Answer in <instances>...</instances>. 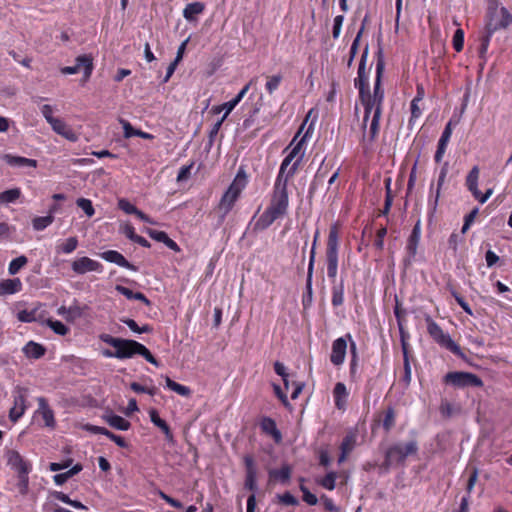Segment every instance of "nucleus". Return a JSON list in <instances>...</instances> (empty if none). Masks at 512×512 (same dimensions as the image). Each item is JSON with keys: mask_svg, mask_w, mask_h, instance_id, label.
Segmentation results:
<instances>
[{"mask_svg": "<svg viewBox=\"0 0 512 512\" xmlns=\"http://www.w3.org/2000/svg\"><path fill=\"white\" fill-rule=\"evenodd\" d=\"M313 270H314V253L312 252V255L309 256V263H308V269H307V279H306V289H307L308 294L310 296L312 294Z\"/></svg>", "mask_w": 512, "mask_h": 512, "instance_id": "obj_59", "label": "nucleus"}, {"mask_svg": "<svg viewBox=\"0 0 512 512\" xmlns=\"http://www.w3.org/2000/svg\"><path fill=\"white\" fill-rule=\"evenodd\" d=\"M381 70L382 66L378 64L373 96L370 95L369 90L365 91L364 83H361L359 86V96L365 110L364 122H366L369 116L372 114L370 123V132L372 136H375L378 132L379 120L381 116V103L384 97V92L380 88Z\"/></svg>", "mask_w": 512, "mask_h": 512, "instance_id": "obj_1", "label": "nucleus"}, {"mask_svg": "<svg viewBox=\"0 0 512 512\" xmlns=\"http://www.w3.org/2000/svg\"><path fill=\"white\" fill-rule=\"evenodd\" d=\"M311 126L307 129L303 137L296 143V145L291 149L288 156H290L292 159H295L301 152L304 143L306 142L307 138L310 135Z\"/></svg>", "mask_w": 512, "mask_h": 512, "instance_id": "obj_55", "label": "nucleus"}, {"mask_svg": "<svg viewBox=\"0 0 512 512\" xmlns=\"http://www.w3.org/2000/svg\"><path fill=\"white\" fill-rule=\"evenodd\" d=\"M72 271L77 275H84L88 272H103V265L87 256L76 258L71 263Z\"/></svg>", "mask_w": 512, "mask_h": 512, "instance_id": "obj_13", "label": "nucleus"}, {"mask_svg": "<svg viewBox=\"0 0 512 512\" xmlns=\"http://www.w3.org/2000/svg\"><path fill=\"white\" fill-rule=\"evenodd\" d=\"M260 428L265 434L271 436L276 443H280L282 441V433L277 428L275 420L271 417H263L260 421Z\"/></svg>", "mask_w": 512, "mask_h": 512, "instance_id": "obj_25", "label": "nucleus"}, {"mask_svg": "<svg viewBox=\"0 0 512 512\" xmlns=\"http://www.w3.org/2000/svg\"><path fill=\"white\" fill-rule=\"evenodd\" d=\"M76 204L79 208H81L84 213L88 217H92L95 214V209L93 207L92 201L87 198H78L76 200Z\"/></svg>", "mask_w": 512, "mask_h": 512, "instance_id": "obj_52", "label": "nucleus"}, {"mask_svg": "<svg viewBox=\"0 0 512 512\" xmlns=\"http://www.w3.org/2000/svg\"><path fill=\"white\" fill-rule=\"evenodd\" d=\"M237 105L238 103L234 99H231L230 101L223 103L221 106L215 107L214 112L220 113L221 110H225L224 115L221 117V119L225 120Z\"/></svg>", "mask_w": 512, "mask_h": 512, "instance_id": "obj_56", "label": "nucleus"}, {"mask_svg": "<svg viewBox=\"0 0 512 512\" xmlns=\"http://www.w3.org/2000/svg\"><path fill=\"white\" fill-rule=\"evenodd\" d=\"M347 351V342L345 337H339L332 343V352L330 361L335 366L343 364Z\"/></svg>", "mask_w": 512, "mask_h": 512, "instance_id": "obj_18", "label": "nucleus"}, {"mask_svg": "<svg viewBox=\"0 0 512 512\" xmlns=\"http://www.w3.org/2000/svg\"><path fill=\"white\" fill-rule=\"evenodd\" d=\"M14 401L13 406L9 411V419L12 422H17L25 413L26 410V396L23 393V390H18L13 395Z\"/></svg>", "mask_w": 512, "mask_h": 512, "instance_id": "obj_17", "label": "nucleus"}, {"mask_svg": "<svg viewBox=\"0 0 512 512\" xmlns=\"http://www.w3.org/2000/svg\"><path fill=\"white\" fill-rule=\"evenodd\" d=\"M42 325L48 326L55 334L65 336L69 333V328L63 322L47 318L42 321Z\"/></svg>", "mask_w": 512, "mask_h": 512, "instance_id": "obj_38", "label": "nucleus"}, {"mask_svg": "<svg viewBox=\"0 0 512 512\" xmlns=\"http://www.w3.org/2000/svg\"><path fill=\"white\" fill-rule=\"evenodd\" d=\"M79 241L78 238L75 236L69 237L65 240L64 243L57 244L56 245V252L58 254H71L74 252L78 247Z\"/></svg>", "mask_w": 512, "mask_h": 512, "instance_id": "obj_39", "label": "nucleus"}, {"mask_svg": "<svg viewBox=\"0 0 512 512\" xmlns=\"http://www.w3.org/2000/svg\"><path fill=\"white\" fill-rule=\"evenodd\" d=\"M237 197L234 195H231L229 192L225 191V193L222 195L218 209L220 211V215L218 217L217 221V227H220L223 222L225 221L226 216L228 213L232 210V208L235 205V202L237 201Z\"/></svg>", "mask_w": 512, "mask_h": 512, "instance_id": "obj_19", "label": "nucleus"}, {"mask_svg": "<svg viewBox=\"0 0 512 512\" xmlns=\"http://www.w3.org/2000/svg\"><path fill=\"white\" fill-rule=\"evenodd\" d=\"M224 120L223 119H219L216 123L213 124V126L211 127L209 133H208V147L211 148L213 143H214V139L216 138L222 124H223Z\"/></svg>", "mask_w": 512, "mask_h": 512, "instance_id": "obj_63", "label": "nucleus"}, {"mask_svg": "<svg viewBox=\"0 0 512 512\" xmlns=\"http://www.w3.org/2000/svg\"><path fill=\"white\" fill-rule=\"evenodd\" d=\"M38 401V410L37 413L41 414L44 425L49 428H54L56 425L54 412L49 407L47 400L44 397H39Z\"/></svg>", "mask_w": 512, "mask_h": 512, "instance_id": "obj_26", "label": "nucleus"}, {"mask_svg": "<svg viewBox=\"0 0 512 512\" xmlns=\"http://www.w3.org/2000/svg\"><path fill=\"white\" fill-rule=\"evenodd\" d=\"M410 358H411L410 352L404 351V353H403V370H404V373H403V377H402V382L404 383V385L406 387L410 385L411 379H412Z\"/></svg>", "mask_w": 512, "mask_h": 512, "instance_id": "obj_45", "label": "nucleus"}, {"mask_svg": "<svg viewBox=\"0 0 512 512\" xmlns=\"http://www.w3.org/2000/svg\"><path fill=\"white\" fill-rule=\"evenodd\" d=\"M260 111V105L256 104L253 109L250 111L248 117H246L244 120H243V123H242V128L244 130H247L249 128H251L255 122V116L258 114V112Z\"/></svg>", "mask_w": 512, "mask_h": 512, "instance_id": "obj_60", "label": "nucleus"}, {"mask_svg": "<svg viewBox=\"0 0 512 512\" xmlns=\"http://www.w3.org/2000/svg\"><path fill=\"white\" fill-rule=\"evenodd\" d=\"M336 478V472L330 471L320 480L319 484L327 490H333L336 486Z\"/></svg>", "mask_w": 512, "mask_h": 512, "instance_id": "obj_51", "label": "nucleus"}, {"mask_svg": "<svg viewBox=\"0 0 512 512\" xmlns=\"http://www.w3.org/2000/svg\"><path fill=\"white\" fill-rule=\"evenodd\" d=\"M22 352L29 359H40L46 353V347L40 343L29 341L22 348Z\"/></svg>", "mask_w": 512, "mask_h": 512, "instance_id": "obj_31", "label": "nucleus"}, {"mask_svg": "<svg viewBox=\"0 0 512 512\" xmlns=\"http://www.w3.org/2000/svg\"><path fill=\"white\" fill-rule=\"evenodd\" d=\"M99 257L107 262L118 265L119 267L126 268L133 272L138 271V267L130 263L120 252L116 250H107L98 254Z\"/></svg>", "mask_w": 512, "mask_h": 512, "instance_id": "obj_16", "label": "nucleus"}, {"mask_svg": "<svg viewBox=\"0 0 512 512\" xmlns=\"http://www.w3.org/2000/svg\"><path fill=\"white\" fill-rule=\"evenodd\" d=\"M485 31H486L485 34L482 35L480 38V46H479V50H478L479 57L482 60H485L486 53L488 51V47H489L491 38L494 34V33H490V30L485 29Z\"/></svg>", "mask_w": 512, "mask_h": 512, "instance_id": "obj_49", "label": "nucleus"}, {"mask_svg": "<svg viewBox=\"0 0 512 512\" xmlns=\"http://www.w3.org/2000/svg\"><path fill=\"white\" fill-rule=\"evenodd\" d=\"M341 453L338 457V463L341 464L345 461L349 453L352 451V431L347 432L345 435L341 446H340Z\"/></svg>", "mask_w": 512, "mask_h": 512, "instance_id": "obj_40", "label": "nucleus"}, {"mask_svg": "<svg viewBox=\"0 0 512 512\" xmlns=\"http://www.w3.org/2000/svg\"><path fill=\"white\" fill-rule=\"evenodd\" d=\"M205 4L202 2L188 3L183 10V17L188 22L196 21V16L203 13Z\"/></svg>", "mask_w": 512, "mask_h": 512, "instance_id": "obj_35", "label": "nucleus"}, {"mask_svg": "<svg viewBox=\"0 0 512 512\" xmlns=\"http://www.w3.org/2000/svg\"><path fill=\"white\" fill-rule=\"evenodd\" d=\"M80 69H83L84 79L88 80L94 69L93 58L91 55H79L75 59V65L62 67L61 73L65 75H72L78 73Z\"/></svg>", "mask_w": 512, "mask_h": 512, "instance_id": "obj_11", "label": "nucleus"}, {"mask_svg": "<svg viewBox=\"0 0 512 512\" xmlns=\"http://www.w3.org/2000/svg\"><path fill=\"white\" fill-rule=\"evenodd\" d=\"M427 324V332L432 339L441 347L446 348L457 356H463L461 348L456 344L449 334L445 333L443 329L429 316L425 317Z\"/></svg>", "mask_w": 512, "mask_h": 512, "instance_id": "obj_7", "label": "nucleus"}, {"mask_svg": "<svg viewBox=\"0 0 512 512\" xmlns=\"http://www.w3.org/2000/svg\"><path fill=\"white\" fill-rule=\"evenodd\" d=\"M115 290L129 300H138L146 306H151V301L142 292H134L128 287L116 285Z\"/></svg>", "mask_w": 512, "mask_h": 512, "instance_id": "obj_33", "label": "nucleus"}, {"mask_svg": "<svg viewBox=\"0 0 512 512\" xmlns=\"http://www.w3.org/2000/svg\"><path fill=\"white\" fill-rule=\"evenodd\" d=\"M54 222V216L46 215V216H38L32 220L33 229L36 231H43L49 225Z\"/></svg>", "mask_w": 512, "mask_h": 512, "instance_id": "obj_46", "label": "nucleus"}, {"mask_svg": "<svg viewBox=\"0 0 512 512\" xmlns=\"http://www.w3.org/2000/svg\"><path fill=\"white\" fill-rule=\"evenodd\" d=\"M120 321L122 323H124L125 325H127L131 331H133L134 333H137V334L150 333L153 330V328L148 324H145L140 327L137 324V322L131 318L122 317V318H120Z\"/></svg>", "mask_w": 512, "mask_h": 512, "instance_id": "obj_41", "label": "nucleus"}, {"mask_svg": "<svg viewBox=\"0 0 512 512\" xmlns=\"http://www.w3.org/2000/svg\"><path fill=\"white\" fill-rule=\"evenodd\" d=\"M344 301V285L343 281L335 284L332 289V304L333 306H340Z\"/></svg>", "mask_w": 512, "mask_h": 512, "instance_id": "obj_48", "label": "nucleus"}, {"mask_svg": "<svg viewBox=\"0 0 512 512\" xmlns=\"http://www.w3.org/2000/svg\"><path fill=\"white\" fill-rule=\"evenodd\" d=\"M243 463L245 466L244 489L250 491L251 494H256V492L258 491V471L255 465L254 458L251 455H245L243 457Z\"/></svg>", "mask_w": 512, "mask_h": 512, "instance_id": "obj_12", "label": "nucleus"}, {"mask_svg": "<svg viewBox=\"0 0 512 512\" xmlns=\"http://www.w3.org/2000/svg\"><path fill=\"white\" fill-rule=\"evenodd\" d=\"M247 183V175L245 171L242 168H240L233 182L230 184L226 191L229 192L231 195H234L237 198H239L242 190L246 187Z\"/></svg>", "mask_w": 512, "mask_h": 512, "instance_id": "obj_29", "label": "nucleus"}, {"mask_svg": "<svg viewBox=\"0 0 512 512\" xmlns=\"http://www.w3.org/2000/svg\"><path fill=\"white\" fill-rule=\"evenodd\" d=\"M452 44L454 49L457 52H460L464 46V31L462 29H457L453 35Z\"/></svg>", "mask_w": 512, "mask_h": 512, "instance_id": "obj_61", "label": "nucleus"}, {"mask_svg": "<svg viewBox=\"0 0 512 512\" xmlns=\"http://www.w3.org/2000/svg\"><path fill=\"white\" fill-rule=\"evenodd\" d=\"M282 81V76L280 74L273 75L268 78L265 88L269 94H272L274 91H276Z\"/></svg>", "mask_w": 512, "mask_h": 512, "instance_id": "obj_58", "label": "nucleus"}, {"mask_svg": "<svg viewBox=\"0 0 512 512\" xmlns=\"http://www.w3.org/2000/svg\"><path fill=\"white\" fill-rule=\"evenodd\" d=\"M120 123L122 124L123 134H124L125 138H131V137L137 136V137H140L142 139H147V140L154 139V135H152L148 132L142 131L140 129L134 128L133 125L127 120L121 119Z\"/></svg>", "mask_w": 512, "mask_h": 512, "instance_id": "obj_32", "label": "nucleus"}, {"mask_svg": "<svg viewBox=\"0 0 512 512\" xmlns=\"http://www.w3.org/2000/svg\"><path fill=\"white\" fill-rule=\"evenodd\" d=\"M304 480H305L304 478H300L301 483H303ZM300 490L303 493V501L304 502H306L308 505H311V506H314L317 504L318 499H317L316 495L311 493L305 485L300 484Z\"/></svg>", "mask_w": 512, "mask_h": 512, "instance_id": "obj_53", "label": "nucleus"}, {"mask_svg": "<svg viewBox=\"0 0 512 512\" xmlns=\"http://www.w3.org/2000/svg\"><path fill=\"white\" fill-rule=\"evenodd\" d=\"M20 188H12L0 193V204L15 203L21 196Z\"/></svg>", "mask_w": 512, "mask_h": 512, "instance_id": "obj_44", "label": "nucleus"}, {"mask_svg": "<svg viewBox=\"0 0 512 512\" xmlns=\"http://www.w3.org/2000/svg\"><path fill=\"white\" fill-rule=\"evenodd\" d=\"M339 225L333 224L330 227L327 247H326V262H327V275L331 279H335L338 271V250H339Z\"/></svg>", "mask_w": 512, "mask_h": 512, "instance_id": "obj_5", "label": "nucleus"}, {"mask_svg": "<svg viewBox=\"0 0 512 512\" xmlns=\"http://www.w3.org/2000/svg\"><path fill=\"white\" fill-rule=\"evenodd\" d=\"M28 260L27 257L21 255L11 260L8 266V272L10 275L17 274L26 264Z\"/></svg>", "mask_w": 512, "mask_h": 512, "instance_id": "obj_47", "label": "nucleus"}, {"mask_svg": "<svg viewBox=\"0 0 512 512\" xmlns=\"http://www.w3.org/2000/svg\"><path fill=\"white\" fill-rule=\"evenodd\" d=\"M22 289L19 278L5 279L0 282V295H12Z\"/></svg>", "mask_w": 512, "mask_h": 512, "instance_id": "obj_34", "label": "nucleus"}, {"mask_svg": "<svg viewBox=\"0 0 512 512\" xmlns=\"http://www.w3.org/2000/svg\"><path fill=\"white\" fill-rule=\"evenodd\" d=\"M451 135H452V122L449 121L442 134H441V137L438 141V145H437V150H436V153H435V156H434V159H435V162L436 163H440L443 159V156L446 152V148H447V145L449 143V140L451 138Z\"/></svg>", "mask_w": 512, "mask_h": 512, "instance_id": "obj_22", "label": "nucleus"}, {"mask_svg": "<svg viewBox=\"0 0 512 512\" xmlns=\"http://www.w3.org/2000/svg\"><path fill=\"white\" fill-rule=\"evenodd\" d=\"M102 419L112 428L120 430V431H127L131 427V423L126 420L125 418L116 415L113 413L112 410H107L103 415Z\"/></svg>", "mask_w": 512, "mask_h": 512, "instance_id": "obj_23", "label": "nucleus"}, {"mask_svg": "<svg viewBox=\"0 0 512 512\" xmlns=\"http://www.w3.org/2000/svg\"><path fill=\"white\" fill-rule=\"evenodd\" d=\"M479 167L474 166L466 177V187L472 193L475 199H477L481 204H484L488 197L485 194H482L478 189V179H479Z\"/></svg>", "mask_w": 512, "mask_h": 512, "instance_id": "obj_15", "label": "nucleus"}, {"mask_svg": "<svg viewBox=\"0 0 512 512\" xmlns=\"http://www.w3.org/2000/svg\"><path fill=\"white\" fill-rule=\"evenodd\" d=\"M419 101H421V97H414L413 100L411 101V104H410L411 117L409 119V125H412L413 122L416 119H418L422 114V111L418 105Z\"/></svg>", "mask_w": 512, "mask_h": 512, "instance_id": "obj_57", "label": "nucleus"}, {"mask_svg": "<svg viewBox=\"0 0 512 512\" xmlns=\"http://www.w3.org/2000/svg\"><path fill=\"white\" fill-rule=\"evenodd\" d=\"M83 308L74 300L73 304L69 307L60 306L57 309V314L62 316L67 322H74L83 316Z\"/></svg>", "mask_w": 512, "mask_h": 512, "instance_id": "obj_24", "label": "nucleus"}, {"mask_svg": "<svg viewBox=\"0 0 512 512\" xmlns=\"http://www.w3.org/2000/svg\"><path fill=\"white\" fill-rule=\"evenodd\" d=\"M452 296L454 297L456 302L459 304V306L464 310L465 313H467L470 316L473 315V311H472L471 307L459 293H457L456 291H452Z\"/></svg>", "mask_w": 512, "mask_h": 512, "instance_id": "obj_64", "label": "nucleus"}, {"mask_svg": "<svg viewBox=\"0 0 512 512\" xmlns=\"http://www.w3.org/2000/svg\"><path fill=\"white\" fill-rule=\"evenodd\" d=\"M260 211V208H258L257 212L258 213ZM256 215L255 214L252 219L250 220V222L248 223V226L246 228V231H249L251 230L252 233L254 234H257L261 231H264L266 230L267 228H269L277 219H280L281 217L276 213L274 212L273 210H271L270 208H266L265 211L258 217L257 220L256 219ZM246 233H244L245 235Z\"/></svg>", "mask_w": 512, "mask_h": 512, "instance_id": "obj_10", "label": "nucleus"}, {"mask_svg": "<svg viewBox=\"0 0 512 512\" xmlns=\"http://www.w3.org/2000/svg\"><path fill=\"white\" fill-rule=\"evenodd\" d=\"M117 206L126 214L135 215L145 223L154 224V222L147 214L139 210L135 205H133L129 200L125 198H120L118 200Z\"/></svg>", "mask_w": 512, "mask_h": 512, "instance_id": "obj_21", "label": "nucleus"}, {"mask_svg": "<svg viewBox=\"0 0 512 512\" xmlns=\"http://www.w3.org/2000/svg\"><path fill=\"white\" fill-rule=\"evenodd\" d=\"M268 208L276 212L282 218L287 215L289 208V194L288 184L284 181L282 183L280 179L275 180Z\"/></svg>", "mask_w": 512, "mask_h": 512, "instance_id": "obj_8", "label": "nucleus"}, {"mask_svg": "<svg viewBox=\"0 0 512 512\" xmlns=\"http://www.w3.org/2000/svg\"><path fill=\"white\" fill-rule=\"evenodd\" d=\"M52 130L70 142H77L79 135L62 119L58 118L50 124Z\"/></svg>", "mask_w": 512, "mask_h": 512, "instance_id": "obj_20", "label": "nucleus"}, {"mask_svg": "<svg viewBox=\"0 0 512 512\" xmlns=\"http://www.w3.org/2000/svg\"><path fill=\"white\" fill-rule=\"evenodd\" d=\"M149 418L150 421L164 433L166 440L168 442H173L174 436L169 425L159 416L156 409L152 408L149 410Z\"/></svg>", "mask_w": 512, "mask_h": 512, "instance_id": "obj_27", "label": "nucleus"}, {"mask_svg": "<svg viewBox=\"0 0 512 512\" xmlns=\"http://www.w3.org/2000/svg\"><path fill=\"white\" fill-rule=\"evenodd\" d=\"M487 17L485 29L490 30V33L506 29L512 24V14L505 7L498 8L496 1L489 3Z\"/></svg>", "mask_w": 512, "mask_h": 512, "instance_id": "obj_6", "label": "nucleus"}, {"mask_svg": "<svg viewBox=\"0 0 512 512\" xmlns=\"http://www.w3.org/2000/svg\"><path fill=\"white\" fill-rule=\"evenodd\" d=\"M419 240H420V226H419V223H417L414 226V228L408 238V242H407V250L411 255L416 254L417 245H418Z\"/></svg>", "mask_w": 512, "mask_h": 512, "instance_id": "obj_43", "label": "nucleus"}, {"mask_svg": "<svg viewBox=\"0 0 512 512\" xmlns=\"http://www.w3.org/2000/svg\"><path fill=\"white\" fill-rule=\"evenodd\" d=\"M394 424H395V412L392 407H389L384 413V417L382 419V426L385 429V431L388 432L392 429Z\"/></svg>", "mask_w": 512, "mask_h": 512, "instance_id": "obj_50", "label": "nucleus"}, {"mask_svg": "<svg viewBox=\"0 0 512 512\" xmlns=\"http://www.w3.org/2000/svg\"><path fill=\"white\" fill-rule=\"evenodd\" d=\"M444 381L457 388L481 387L483 381L476 374L470 372L455 371L445 375Z\"/></svg>", "mask_w": 512, "mask_h": 512, "instance_id": "obj_9", "label": "nucleus"}, {"mask_svg": "<svg viewBox=\"0 0 512 512\" xmlns=\"http://www.w3.org/2000/svg\"><path fill=\"white\" fill-rule=\"evenodd\" d=\"M333 394H334V399H335V406L339 410H344L345 409V399L348 396V392H347L345 384L342 382L336 383V385L334 387Z\"/></svg>", "mask_w": 512, "mask_h": 512, "instance_id": "obj_36", "label": "nucleus"}, {"mask_svg": "<svg viewBox=\"0 0 512 512\" xmlns=\"http://www.w3.org/2000/svg\"><path fill=\"white\" fill-rule=\"evenodd\" d=\"M303 155L304 153H302L295 161L294 163L290 166V168L287 170L288 166L290 165V163L293 161V159L290 157V156H286L281 165H280V168H279V171H278V174H277V177L275 180H279L283 183V181L288 184V181H289V178L292 177L296 171L298 170L299 168V165H300V162L303 158Z\"/></svg>", "mask_w": 512, "mask_h": 512, "instance_id": "obj_14", "label": "nucleus"}, {"mask_svg": "<svg viewBox=\"0 0 512 512\" xmlns=\"http://www.w3.org/2000/svg\"><path fill=\"white\" fill-rule=\"evenodd\" d=\"M419 450L418 442L412 439L406 443L395 442L385 450V457L382 467L388 470L391 467L401 466L405 464L406 458L416 455Z\"/></svg>", "mask_w": 512, "mask_h": 512, "instance_id": "obj_2", "label": "nucleus"}, {"mask_svg": "<svg viewBox=\"0 0 512 512\" xmlns=\"http://www.w3.org/2000/svg\"><path fill=\"white\" fill-rule=\"evenodd\" d=\"M398 328H399V334H400V342H401L402 353H404V351L409 352L408 339L410 338V335L405 330V328L403 326V323L398 324Z\"/></svg>", "mask_w": 512, "mask_h": 512, "instance_id": "obj_62", "label": "nucleus"}, {"mask_svg": "<svg viewBox=\"0 0 512 512\" xmlns=\"http://www.w3.org/2000/svg\"><path fill=\"white\" fill-rule=\"evenodd\" d=\"M165 382H166V387L168 389H170L171 391H173L181 396L188 397L191 394V390L188 386L179 384V383L175 382L174 380H172L168 376L165 378Z\"/></svg>", "mask_w": 512, "mask_h": 512, "instance_id": "obj_42", "label": "nucleus"}, {"mask_svg": "<svg viewBox=\"0 0 512 512\" xmlns=\"http://www.w3.org/2000/svg\"><path fill=\"white\" fill-rule=\"evenodd\" d=\"M17 319L23 323L40 322L41 324L42 321L44 320L42 315L38 313L37 308L32 310H20L17 313Z\"/></svg>", "mask_w": 512, "mask_h": 512, "instance_id": "obj_37", "label": "nucleus"}, {"mask_svg": "<svg viewBox=\"0 0 512 512\" xmlns=\"http://www.w3.org/2000/svg\"><path fill=\"white\" fill-rule=\"evenodd\" d=\"M291 474L292 468L288 464H283L280 469H271L268 472L270 480L279 481L283 485L289 484Z\"/></svg>", "mask_w": 512, "mask_h": 512, "instance_id": "obj_30", "label": "nucleus"}, {"mask_svg": "<svg viewBox=\"0 0 512 512\" xmlns=\"http://www.w3.org/2000/svg\"><path fill=\"white\" fill-rule=\"evenodd\" d=\"M99 339L103 343L115 348V354H117V359L119 360L130 359L138 355L140 342L136 340L113 337L106 333L100 334Z\"/></svg>", "mask_w": 512, "mask_h": 512, "instance_id": "obj_4", "label": "nucleus"}, {"mask_svg": "<svg viewBox=\"0 0 512 512\" xmlns=\"http://www.w3.org/2000/svg\"><path fill=\"white\" fill-rule=\"evenodd\" d=\"M4 161L11 167L17 168H36L37 161L35 159L26 158L23 156H16L12 154H5Z\"/></svg>", "mask_w": 512, "mask_h": 512, "instance_id": "obj_28", "label": "nucleus"}, {"mask_svg": "<svg viewBox=\"0 0 512 512\" xmlns=\"http://www.w3.org/2000/svg\"><path fill=\"white\" fill-rule=\"evenodd\" d=\"M138 349H139L138 355L142 356L147 362H149L150 364H152L156 367H159L161 365V363L152 355L150 350L145 345L140 343Z\"/></svg>", "mask_w": 512, "mask_h": 512, "instance_id": "obj_54", "label": "nucleus"}, {"mask_svg": "<svg viewBox=\"0 0 512 512\" xmlns=\"http://www.w3.org/2000/svg\"><path fill=\"white\" fill-rule=\"evenodd\" d=\"M7 465L17 474V487L20 494L25 495L29 487V474L32 463L26 460L18 451L8 450L6 453Z\"/></svg>", "mask_w": 512, "mask_h": 512, "instance_id": "obj_3", "label": "nucleus"}]
</instances>
